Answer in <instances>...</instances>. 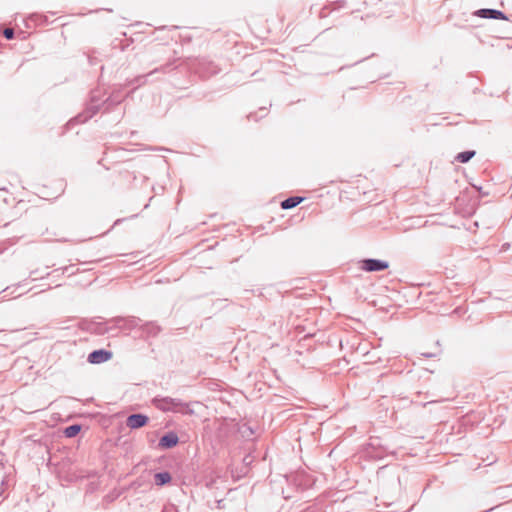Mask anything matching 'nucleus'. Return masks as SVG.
I'll return each instance as SVG.
<instances>
[{"instance_id": "f257e3e1", "label": "nucleus", "mask_w": 512, "mask_h": 512, "mask_svg": "<svg viewBox=\"0 0 512 512\" xmlns=\"http://www.w3.org/2000/svg\"><path fill=\"white\" fill-rule=\"evenodd\" d=\"M153 403L157 409L164 412H180L188 415L194 414V410L191 408V403H184L178 398L156 397L154 398Z\"/></svg>"}, {"instance_id": "f03ea898", "label": "nucleus", "mask_w": 512, "mask_h": 512, "mask_svg": "<svg viewBox=\"0 0 512 512\" xmlns=\"http://www.w3.org/2000/svg\"><path fill=\"white\" fill-rule=\"evenodd\" d=\"M100 103H101V99L97 96V92L96 91L92 92L91 102H90L87 110L85 112L77 115L74 119L70 120L68 122V125L70 126L75 123L76 124L85 123L88 119L93 117L98 112Z\"/></svg>"}, {"instance_id": "7ed1b4c3", "label": "nucleus", "mask_w": 512, "mask_h": 512, "mask_svg": "<svg viewBox=\"0 0 512 512\" xmlns=\"http://www.w3.org/2000/svg\"><path fill=\"white\" fill-rule=\"evenodd\" d=\"M388 267L389 262L386 260L367 258L360 261V268L365 272H380Z\"/></svg>"}, {"instance_id": "20e7f679", "label": "nucleus", "mask_w": 512, "mask_h": 512, "mask_svg": "<svg viewBox=\"0 0 512 512\" xmlns=\"http://www.w3.org/2000/svg\"><path fill=\"white\" fill-rule=\"evenodd\" d=\"M474 15L485 19L507 20V16L500 10L483 8L474 12Z\"/></svg>"}, {"instance_id": "39448f33", "label": "nucleus", "mask_w": 512, "mask_h": 512, "mask_svg": "<svg viewBox=\"0 0 512 512\" xmlns=\"http://www.w3.org/2000/svg\"><path fill=\"white\" fill-rule=\"evenodd\" d=\"M112 357V352L105 349L94 350L88 355V362L91 364H100L108 361Z\"/></svg>"}, {"instance_id": "423d86ee", "label": "nucleus", "mask_w": 512, "mask_h": 512, "mask_svg": "<svg viewBox=\"0 0 512 512\" xmlns=\"http://www.w3.org/2000/svg\"><path fill=\"white\" fill-rule=\"evenodd\" d=\"M149 421L148 416L140 413L131 414L127 417L126 424L131 429H138L145 426Z\"/></svg>"}, {"instance_id": "0eeeda50", "label": "nucleus", "mask_w": 512, "mask_h": 512, "mask_svg": "<svg viewBox=\"0 0 512 512\" xmlns=\"http://www.w3.org/2000/svg\"><path fill=\"white\" fill-rule=\"evenodd\" d=\"M179 442V437L175 432H168L164 434L159 440V446L163 449H170L175 447Z\"/></svg>"}, {"instance_id": "6e6552de", "label": "nucleus", "mask_w": 512, "mask_h": 512, "mask_svg": "<svg viewBox=\"0 0 512 512\" xmlns=\"http://www.w3.org/2000/svg\"><path fill=\"white\" fill-rule=\"evenodd\" d=\"M142 332L148 337H154L160 332V327L154 322H147L141 326Z\"/></svg>"}, {"instance_id": "1a4fd4ad", "label": "nucleus", "mask_w": 512, "mask_h": 512, "mask_svg": "<svg viewBox=\"0 0 512 512\" xmlns=\"http://www.w3.org/2000/svg\"><path fill=\"white\" fill-rule=\"evenodd\" d=\"M303 201V197L292 196L281 202V208L284 210L292 209Z\"/></svg>"}, {"instance_id": "9d476101", "label": "nucleus", "mask_w": 512, "mask_h": 512, "mask_svg": "<svg viewBox=\"0 0 512 512\" xmlns=\"http://www.w3.org/2000/svg\"><path fill=\"white\" fill-rule=\"evenodd\" d=\"M171 474L167 471L158 472L154 475V481L157 486H163L171 481Z\"/></svg>"}, {"instance_id": "9b49d317", "label": "nucleus", "mask_w": 512, "mask_h": 512, "mask_svg": "<svg viewBox=\"0 0 512 512\" xmlns=\"http://www.w3.org/2000/svg\"><path fill=\"white\" fill-rule=\"evenodd\" d=\"M475 154L476 152L474 150L463 151L455 156V160L460 163H467L475 156Z\"/></svg>"}, {"instance_id": "f8f14e48", "label": "nucleus", "mask_w": 512, "mask_h": 512, "mask_svg": "<svg viewBox=\"0 0 512 512\" xmlns=\"http://www.w3.org/2000/svg\"><path fill=\"white\" fill-rule=\"evenodd\" d=\"M80 430H81V426L80 425L73 424V425H70V426L65 428L64 435L66 437H68V438H72V437H75L76 435H78Z\"/></svg>"}, {"instance_id": "ddd939ff", "label": "nucleus", "mask_w": 512, "mask_h": 512, "mask_svg": "<svg viewBox=\"0 0 512 512\" xmlns=\"http://www.w3.org/2000/svg\"><path fill=\"white\" fill-rule=\"evenodd\" d=\"M3 35L7 40H11L14 38V30L12 28H5L3 30Z\"/></svg>"}, {"instance_id": "4468645a", "label": "nucleus", "mask_w": 512, "mask_h": 512, "mask_svg": "<svg viewBox=\"0 0 512 512\" xmlns=\"http://www.w3.org/2000/svg\"><path fill=\"white\" fill-rule=\"evenodd\" d=\"M422 356H424L426 358H432V357H435L436 354H433V353H422Z\"/></svg>"}, {"instance_id": "2eb2a0df", "label": "nucleus", "mask_w": 512, "mask_h": 512, "mask_svg": "<svg viewBox=\"0 0 512 512\" xmlns=\"http://www.w3.org/2000/svg\"><path fill=\"white\" fill-rule=\"evenodd\" d=\"M106 101H110V98L106 99ZM121 102V99H111L112 104H119Z\"/></svg>"}, {"instance_id": "dca6fc26", "label": "nucleus", "mask_w": 512, "mask_h": 512, "mask_svg": "<svg viewBox=\"0 0 512 512\" xmlns=\"http://www.w3.org/2000/svg\"><path fill=\"white\" fill-rule=\"evenodd\" d=\"M154 72H157V69H154V71L150 72L148 75L154 73Z\"/></svg>"}, {"instance_id": "f3484780", "label": "nucleus", "mask_w": 512, "mask_h": 512, "mask_svg": "<svg viewBox=\"0 0 512 512\" xmlns=\"http://www.w3.org/2000/svg\"><path fill=\"white\" fill-rule=\"evenodd\" d=\"M244 461H245L246 463H248V462H249V459H247V457H246V458H244Z\"/></svg>"}, {"instance_id": "a211bd4d", "label": "nucleus", "mask_w": 512, "mask_h": 512, "mask_svg": "<svg viewBox=\"0 0 512 512\" xmlns=\"http://www.w3.org/2000/svg\"><path fill=\"white\" fill-rule=\"evenodd\" d=\"M244 461H245L246 463H248V462H249V459H247V457H246V458H244Z\"/></svg>"}]
</instances>
